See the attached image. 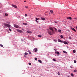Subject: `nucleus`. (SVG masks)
I'll return each mask as SVG.
<instances>
[{"label": "nucleus", "mask_w": 77, "mask_h": 77, "mask_svg": "<svg viewBox=\"0 0 77 77\" xmlns=\"http://www.w3.org/2000/svg\"><path fill=\"white\" fill-rule=\"evenodd\" d=\"M69 39H72V38H71V37H69Z\"/></svg>", "instance_id": "b1692460"}, {"label": "nucleus", "mask_w": 77, "mask_h": 77, "mask_svg": "<svg viewBox=\"0 0 77 77\" xmlns=\"http://www.w3.org/2000/svg\"><path fill=\"white\" fill-rule=\"evenodd\" d=\"M60 37L61 38H63V36H62V35H61Z\"/></svg>", "instance_id": "5701e85b"}, {"label": "nucleus", "mask_w": 77, "mask_h": 77, "mask_svg": "<svg viewBox=\"0 0 77 77\" xmlns=\"http://www.w3.org/2000/svg\"><path fill=\"white\" fill-rule=\"evenodd\" d=\"M76 52V51H75V50H73V53H75Z\"/></svg>", "instance_id": "6ab92c4d"}, {"label": "nucleus", "mask_w": 77, "mask_h": 77, "mask_svg": "<svg viewBox=\"0 0 77 77\" xmlns=\"http://www.w3.org/2000/svg\"><path fill=\"white\" fill-rule=\"evenodd\" d=\"M50 12L51 13V14H53V11L52 10H51Z\"/></svg>", "instance_id": "9b49d317"}, {"label": "nucleus", "mask_w": 77, "mask_h": 77, "mask_svg": "<svg viewBox=\"0 0 77 77\" xmlns=\"http://www.w3.org/2000/svg\"><path fill=\"white\" fill-rule=\"evenodd\" d=\"M41 19H42V20H45V18H44L43 17H41Z\"/></svg>", "instance_id": "ddd939ff"}, {"label": "nucleus", "mask_w": 77, "mask_h": 77, "mask_svg": "<svg viewBox=\"0 0 77 77\" xmlns=\"http://www.w3.org/2000/svg\"><path fill=\"white\" fill-rule=\"evenodd\" d=\"M24 57H26L27 56L26 55H24Z\"/></svg>", "instance_id": "37998d69"}, {"label": "nucleus", "mask_w": 77, "mask_h": 77, "mask_svg": "<svg viewBox=\"0 0 77 77\" xmlns=\"http://www.w3.org/2000/svg\"><path fill=\"white\" fill-rule=\"evenodd\" d=\"M49 29L51 30L52 31V33H53L54 32V30H53V28L51 27L49 28Z\"/></svg>", "instance_id": "f03ea898"}, {"label": "nucleus", "mask_w": 77, "mask_h": 77, "mask_svg": "<svg viewBox=\"0 0 77 77\" xmlns=\"http://www.w3.org/2000/svg\"><path fill=\"white\" fill-rule=\"evenodd\" d=\"M0 46L1 47H3V45H1V44H0Z\"/></svg>", "instance_id": "c756f323"}, {"label": "nucleus", "mask_w": 77, "mask_h": 77, "mask_svg": "<svg viewBox=\"0 0 77 77\" xmlns=\"http://www.w3.org/2000/svg\"><path fill=\"white\" fill-rule=\"evenodd\" d=\"M63 53H67V52L65 51H63Z\"/></svg>", "instance_id": "a211bd4d"}, {"label": "nucleus", "mask_w": 77, "mask_h": 77, "mask_svg": "<svg viewBox=\"0 0 77 77\" xmlns=\"http://www.w3.org/2000/svg\"><path fill=\"white\" fill-rule=\"evenodd\" d=\"M76 29H77V26H76Z\"/></svg>", "instance_id": "c03bdc74"}, {"label": "nucleus", "mask_w": 77, "mask_h": 77, "mask_svg": "<svg viewBox=\"0 0 77 77\" xmlns=\"http://www.w3.org/2000/svg\"><path fill=\"white\" fill-rule=\"evenodd\" d=\"M25 17H27V14H25Z\"/></svg>", "instance_id": "f704fd0d"}, {"label": "nucleus", "mask_w": 77, "mask_h": 77, "mask_svg": "<svg viewBox=\"0 0 77 77\" xmlns=\"http://www.w3.org/2000/svg\"><path fill=\"white\" fill-rule=\"evenodd\" d=\"M39 19V18H36L35 19L36 20H38Z\"/></svg>", "instance_id": "c85d7f7f"}, {"label": "nucleus", "mask_w": 77, "mask_h": 77, "mask_svg": "<svg viewBox=\"0 0 77 77\" xmlns=\"http://www.w3.org/2000/svg\"><path fill=\"white\" fill-rule=\"evenodd\" d=\"M63 43H64L65 44H68V43L66 41H63L62 42Z\"/></svg>", "instance_id": "20e7f679"}, {"label": "nucleus", "mask_w": 77, "mask_h": 77, "mask_svg": "<svg viewBox=\"0 0 77 77\" xmlns=\"http://www.w3.org/2000/svg\"><path fill=\"white\" fill-rule=\"evenodd\" d=\"M5 28L6 29V28H7V26H6L5 27Z\"/></svg>", "instance_id": "49530a36"}, {"label": "nucleus", "mask_w": 77, "mask_h": 77, "mask_svg": "<svg viewBox=\"0 0 77 77\" xmlns=\"http://www.w3.org/2000/svg\"><path fill=\"white\" fill-rule=\"evenodd\" d=\"M38 77H41V76H39Z\"/></svg>", "instance_id": "8fccbe9b"}, {"label": "nucleus", "mask_w": 77, "mask_h": 77, "mask_svg": "<svg viewBox=\"0 0 77 77\" xmlns=\"http://www.w3.org/2000/svg\"><path fill=\"white\" fill-rule=\"evenodd\" d=\"M24 2H26V1H25Z\"/></svg>", "instance_id": "a18cd8bd"}, {"label": "nucleus", "mask_w": 77, "mask_h": 77, "mask_svg": "<svg viewBox=\"0 0 77 77\" xmlns=\"http://www.w3.org/2000/svg\"><path fill=\"white\" fill-rule=\"evenodd\" d=\"M55 22V23H56V22Z\"/></svg>", "instance_id": "3c124183"}, {"label": "nucleus", "mask_w": 77, "mask_h": 77, "mask_svg": "<svg viewBox=\"0 0 77 77\" xmlns=\"http://www.w3.org/2000/svg\"><path fill=\"white\" fill-rule=\"evenodd\" d=\"M6 23H8V24H10V22H6Z\"/></svg>", "instance_id": "c9c22d12"}, {"label": "nucleus", "mask_w": 77, "mask_h": 77, "mask_svg": "<svg viewBox=\"0 0 77 77\" xmlns=\"http://www.w3.org/2000/svg\"><path fill=\"white\" fill-rule=\"evenodd\" d=\"M58 42H62L63 41H61V40H60V39H58Z\"/></svg>", "instance_id": "9d476101"}, {"label": "nucleus", "mask_w": 77, "mask_h": 77, "mask_svg": "<svg viewBox=\"0 0 77 77\" xmlns=\"http://www.w3.org/2000/svg\"><path fill=\"white\" fill-rule=\"evenodd\" d=\"M58 32L60 33H61V32H62V31H61V30H60V29H59L58 30Z\"/></svg>", "instance_id": "dca6fc26"}, {"label": "nucleus", "mask_w": 77, "mask_h": 77, "mask_svg": "<svg viewBox=\"0 0 77 77\" xmlns=\"http://www.w3.org/2000/svg\"><path fill=\"white\" fill-rule=\"evenodd\" d=\"M14 24V26L16 28H19V26L16 24Z\"/></svg>", "instance_id": "7ed1b4c3"}, {"label": "nucleus", "mask_w": 77, "mask_h": 77, "mask_svg": "<svg viewBox=\"0 0 77 77\" xmlns=\"http://www.w3.org/2000/svg\"><path fill=\"white\" fill-rule=\"evenodd\" d=\"M58 75H60V73L58 72L57 73Z\"/></svg>", "instance_id": "4c0bfd02"}, {"label": "nucleus", "mask_w": 77, "mask_h": 77, "mask_svg": "<svg viewBox=\"0 0 77 77\" xmlns=\"http://www.w3.org/2000/svg\"><path fill=\"white\" fill-rule=\"evenodd\" d=\"M38 62H39L40 63H42V61H41V60H38Z\"/></svg>", "instance_id": "f3484780"}, {"label": "nucleus", "mask_w": 77, "mask_h": 77, "mask_svg": "<svg viewBox=\"0 0 77 77\" xmlns=\"http://www.w3.org/2000/svg\"><path fill=\"white\" fill-rule=\"evenodd\" d=\"M29 65H31V63H29Z\"/></svg>", "instance_id": "72a5a7b5"}, {"label": "nucleus", "mask_w": 77, "mask_h": 77, "mask_svg": "<svg viewBox=\"0 0 77 77\" xmlns=\"http://www.w3.org/2000/svg\"><path fill=\"white\" fill-rule=\"evenodd\" d=\"M11 6H13V7H14L15 8H16V9H17V6H16L15 5H11Z\"/></svg>", "instance_id": "39448f33"}, {"label": "nucleus", "mask_w": 77, "mask_h": 77, "mask_svg": "<svg viewBox=\"0 0 77 77\" xmlns=\"http://www.w3.org/2000/svg\"><path fill=\"white\" fill-rule=\"evenodd\" d=\"M75 20H76V18H75Z\"/></svg>", "instance_id": "09e8293b"}, {"label": "nucleus", "mask_w": 77, "mask_h": 77, "mask_svg": "<svg viewBox=\"0 0 77 77\" xmlns=\"http://www.w3.org/2000/svg\"><path fill=\"white\" fill-rule=\"evenodd\" d=\"M4 25L5 26H7V27H8V28H10V27H11V26L9 24H7L6 23H4Z\"/></svg>", "instance_id": "f257e3e1"}, {"label": "nucleus", "mask_w": 77, "mask_h": 77, "mask_svg": "<svg viewBox=\"0 0 77 77\" xmlns=\"http://www.w3.org/2000/svg\"><path fill=\"white\" fill-rule=\"evenodd\" d=\"M72 30H73V31H74L75 32H76V31L75 30V29H74V28H72Z\"/></svg>", "instance_id": "4468645a"}, {"label": "nucleus", "mask_w": 77, "mask_h": 77, "mask_svg": "<svg viewBox=\"0 0 77 77\" xmlns=\"http://www.w3.org/2000/svg\"><path fill=\"white\" fill-rule=\"evenodd\" d=\"M53 60H54V61L55 62L56 61V60H55V59L54 58L53 59Z\"/></svg>", "instance_id": "bb28decb"}, {"label": "nucleus", "mask_w": 77, "mask_h": 77, "mask_svg": "<svg viewBox=\"0 0 77 77\" xmlns=\"http://www.w3.org/2000/svg\"><path fill=\"white\" fill-rule=\"evenodd\" d=\"M52 33V32H51V31H48V33L49 34V35H52V33Z\"/></svg>", "instance_id": "423d86ee"}, {"label": "nucleus", "mask_w": 77, "mask_h": 77, "mask_svg": "<svg viewBox=\"0 0 77 77\" xmlns=\"http://www.w3.org/2000/svg\"><path fill=\"white\" fill-rule=\"evenodd\" d=\"M67 19L68 20H72V18L71 17H67Z\"/></svg>", "instance_id": "6e6552de"}, {"label": "nucleus", "mask_w": 77, "mask_h": 77, "mask_svg": "<svg viewBox=\"0 0 77 77\" xmlns=\"http://www.w3.org/2000/svg\"><path fill=\"white\" fill-rule=\"evenodd\" d=\"M74 63H76V61L74 60Z\"/></svg>", "instance_id": "ea45409f"}, {"label": "nucleus", "mask_w": 77, "mask_h": 77, "mask_svg": "<svg viewBox=\"0 0 77 77\" xmlns=\"http://www.w3.org/2000/svg\"><path fill=\"white\" fill-rule=\"evenodd\" d=\"M70 68H72V67L70 66Z\"/></svg>", "instance_id": "de8ad7c7"}, {"label": "nucleus", "mask_w": 77, "mask_h": 77, "mask_svg": "<svg viewBox=\"0 0 77 77\" xmlns=\"http://www.w3.org/2000/svg\"><path fill=\"white\" fill-rule=\"evenodd\" d=\"M27 32L28 33H32V32L31 31H27Z\"/></svg>", "instance_id": "f8f14e48"}, {"label": "nucleus", "mask_w": 77, "mask_h": 77, "mask_svg": "<svg viewBox=\"0 0 77 77\" xmlns=\"http://www.w3.org/2000/svg\"><path fill=\"white\" fill-rule=\"evenodd\" d=\"M17 30L18 32H20V33H22V30L20 29H18Z\"/></svg>", "instance_id": "0eeeda50"}, {"label": "nucleus", "mask_w": 77, "mask_h": 77, "mask_svg": "<svg viewBox=\"0 0 77 77\" xmlns=\"http://www.w3.org/2000/svg\"><path fill=\"white\" fill-rule=\"evenodd\" d=\"M35 60H38V59L36 58H35Z\"/></svg>", "instance_id": "7c9ffc66"}, {"label": "nucleus", "mask_w": 77, "mask_h": 77, "mask_svg": "<svg viewBox=\"0 0 77 77\" xmlns=\"http://www.w3.org/2000/svg\"><path fill=\"white\" fill-rule=\"evenodd\" d=\"M23 24H24L25 25H27V23H23Z\"/></svg>", "instance_id": "393cba45"}, {"label": "nucleus", "mask_w": 77, "mask_h": 77, "mask_svg": "<svg viewBox=\"0 0 77 77\" xmlns=\"http://www.w3.org/2000/svg\"><path fill=\"white\" fill-rule=\"evenodd\" d=\"M29 54H31V52H30V51H29Z\"/></svg>", "instance_id": "e433bc0d"}, {"label": "nucleus", "mask_w": 77, "mask_h": 77, "mask_svg": "<svg viewBox=\"0 0 77 77\" xmlns=\"http://www.w3.org/2000/svg\"><path fill=\"white\" fill-rule=\"evenodd\" d=\"M34 50H35V52H36V51H37V50H38V49H37V48H35L34 49Z\"/></svg>", "instance_id": "2eb2a0df"}, {"label": "nucleus", "mask_w": 77, "mask_h": 77, "mask_svg": "<svg viewBox=\"0 0 77 77\" xmlns=\"http://www.w3.org/2000/svg\"><path fill=\"white\" fill-rule=\"evenodd\" d=\"M9 30H10V32H11V31H12V30H11V29H10V28L9 29Z\"/></svg>", "instance_id": "473e14b6"}, {"label": "nucleus", "mask_w": 77, "mask_h": 77, "mask_svg": "<svg viewBox=\"0 0 77 77\" xmlns=\"http://www.w3.org/2000/svg\"><path fill=\"white\" fill-rule=\"evenodd\" d=\"M73 71H74V72H77V70H76V69H75V70H74Z\"/></svg>", "instance_id": "2f4dec72"}, {"label": "nucleus", "mask_w": 77, "mask_h": 77, "mask_svg": "<svg viewBox=\"0 0 77 77\" xmlns=\"http://www.w3.org/2000/svg\"><path fill=\"white\" fill-rule=\"evenodd\" d=\"M55 54H58V55H59V54H60V53H59V52H57V51H55Z\"/></svg>", "instance_id": "1a4fd4ad"}, {"label": "nucleus", "mask_w": 77, "mask_h": 77, "mask_svg": "<svg viewBox=\"0 0 77 77\" xmlns=\"http://www.w3.org/2000/svg\"><path fill=\"white\" fill-rule=\"evenodd\" d=\"M25 7L26 8H28V6H25Z\"/></svg>", "instance_id": "58836bf2"}, {"label": "nucleus", "mask_w": 77, "mask_h": 77, "mask_svg": "<svg viewBox=\"0 0 77 77\" xmlns=\"http://www.w3.org/2000/svg\"><path fill=\"white\" fill-rule=\"evenodd\" d=\"M55 31H56V30H57V29H56V28H55Z\"/></svg>", "instance_id": "a19ab883"}, {"label": "nucleus", "mask_w": 77, "mask_h": 77, "mask_svg": "<svg viewBox=\"0 0 77 77\" xmlns=\"http://www.w3.org/2000/svg\"><path fill=\"white\" fill-rule=\"evenodd\" d=\"M35 21L36 22V23H39V21H37L36 20H35Z\"/></svg>", "instance_id": "a878e982"}, {"label": "nucleus", "mask_w": 77, "mask_h": 77, "mask_svg": "<svg viewBox=\"0 0 77 77\" xmlns=\"http://www.w3.org/2000/svg\"><path fill=\"white\" fill-rule=\"evenodd\" d=\"M24 54L25 55H27V54H28V53L27 52L25 53Z\"/></svg>", "instance_id": "aec40b11"}, {"label": "nucleus", "mask_w": 77, "mask_h": 77, "mask_svg": "<svg viewBox=\"0 0 77 77\" xmlns=\"http://www.w3.org/2000/svg\"><path fill=\"white\" fill-rule=\"evenodd\" d=\"M54 41H55V42H57V41L55 40H54Z\"/></svg>", "instance_id": "79ce46f5"}, {"label": "nucleus", "mask_w": 77, "mask_h": 77, "mask_svg": "<svg viewBox=\"0 0 77 77\" xmlns=\"http://www.w3.org/2000/svg\"><path fill=\"white\" fill-rule=\"evenodd\" d=\"M71 75V76L72 77H74V74H73V73H72Z\"/></svg>", "instance_id": "cd10ccee"}, {"label": "nucleus", "mask_w": 77, "mask_h": 77, "mask_svg": "<svg viewBox=\"0 0 77 77\" xmlns=\"http://www.w3.org/2000/svg\"><path fill=\"white\" fill-rule=\"evenodd\" d=\"M38 37H40V38H41L42 37V35H38Z\"/></svg>", "instance_id": "4be33fe9"}, {"label": "nucleus", "mask_w": 77, "mask_h": 77, "mask_svg": "<svg viewBox=\"0 0 77 77\" xmlns=\"http://www.w3.org/2000/svg\"><path fill=\"white\" fill-rule=\"evenodd\" d=\"M5 16H8V15H9V14H7L6 13V14H5Z\"/></svg>", "instance_id": "412c9836"}]
</instances>
